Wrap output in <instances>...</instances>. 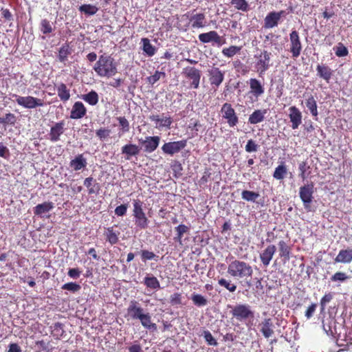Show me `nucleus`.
I'll use <instances>...</instances> for the list:
<instances>
[{
	"mask_svg": "<svg viewBox=\"0 0 352 352\" xmlns=\"http://www.w3.org/2000/svg\"><path fill=\"white\" fill-rule=\"evenodd\" d=\"M117 63L111 56L101 55L94 69L100 77H111L118 72Z\"/></svg>",
	"mask_w": 352,
	"mask_h": 352,
	"instance_id": "obj_1",
	"label": "nucleus"
},
{
	"mask_svg": "<svg viewBox=\"0 0 352 352\" xmlns=\"http://www.w3.org/2000/svg\"><path fill=\"white\" fill-rule=\"evenodd\" d=\"M228 273L234 278L247 279L252 276L253 270L249 263L239 260H234L228 265Z\"/></svg>",
	"mask_w": 352,
	"mask_h": 352,
	"instance_id": "obj_2",
	"label": "nucleus"
},
{
	"mask_svg": "<svg viewBox=\"0 0 352 352\" xmlns=\"http://www.w3.org/2000/svg\"><path fill=\"white\" fill-rule=\"evenodd\" d=\"M143 203L139 199L133 201V215L135 217V224L140 229H146L148 225V219L142 208Z\"/></svg>",
	"mask_w": 352,
	"mask_h": 352,
	"instance_id": "obj_3",
	"label": "nucleus"
},
{
	"mask_svg": "<svg viewBox=\"0 0 352 352\" xmlns=\"http://www.w3.org/2000/svg\"><path fill=\"white\" fill-rule=\"evenodd\" d=\"M12 97L15 98L16 102L23 108L34 109L44 105L43 100L33 96H21L17 94H12Z\"/></svg>",
	"mask_w": 352,
	"mask_h": 352,
	"instance_id": "obj_4",
	"label": "nucleus"
},
{
	"mask_svg": "<svg viewBox=\"0 0 352 352\" xmlns=\"http://www.w3.org/2000/svg\"><path fill=\"white\" fill-rule=\"evenodd\" d=\"M314 184H308L301 186L299 189V196L303 203V206L307 212L312 210L311 204L314 197Z\"/></svg>",
	"mask_w": 352,
	"mask_h": 352,
	"instance_id": "obj_5",
	"label": "nucleus"
},
{
	"mask_svg": "<svg viewBox=\"0 0 352 352\" xmlns=\"http://www.w3.org/2000/svg\"><path fill=\"white\" fill-rule=\"evenodd\" d=\"M221 112L222 113V118L226 120L229 126L234 127L238 124L239 118L231 104L228 102L224 103L221 107Z\"/></svg>",
	"mask_w": 352,
	"mask_h": 352,
	"instance_id": "obj_6",
	"label": "nucleus"
},
{
	"mask_svg": "<svg viewBox=\"0 0 352 352\" xmlns=\"http://www.w3.org/2000/svg\"><path fill=\"white\" fill-rule=\"evenodd\" d=\"M271 56L272 54L270 52L264 50L259 56H255L258 59L256 67L260 76L263 74L270 68L271 65L270 63Z\"/></svg>",
	"mask_w": 352,
	"mask_h": 352,
	"instance_id": "obj_7",
	"label": "nucleus"
},
{
	"mask_svg": "<svg viewBox=\"0 0 352 352\" xmlns=\"http://www.w3.org/2000/svg\"><path fill=\"white\" fill-rule=\"evenodd\" d=\"M185 76L191 80L190 87L197 89L199 87L201 71L194 67H186L183 69Z\"/></svg>",
	"mask_w": 352,
	"mask_h": 352,
	"instance_id": "obj_8",
	"label": "nucleus"
},
{
	"mask_svg": "<svg viewBox=\"0 0 352 352\" xmlns=\"http://www.w3.org/2000/svg\"><path fill=\"white\" fill-rule=\"evenodd\" d=\"M186 144L187 141L186 140L177 142H170L165 143L162 146V150L164 153L173 155L184 148L186 146Z\"/></svg>",
	"mask_w": 352,
	"mask_h": 352,
	"instance_id": "obj_9",
	"label": "nucleus"
},
{
	"mask_svg": "<svg viewBox=\"0 0 352 352\" xmlns=\"http://www.w3.org/2000/svg\"><path fill=\"white\" fill-rule=\"evenodd\" d=\"M290 52L293 58H297L300 56L302 50V43L300 40L298 33L296 30H292L289 34Z\"/></svg>",
	"mask_w": 352,
	"mask_h": 352,
	"instance_id": "obj_10",
	"label": "nucleus"
},
{
	"mask_svg": "<svg viewBox=\"0 0 352 352\" xmlns=\"http://www.w3.org/2000/svg\"><path fill=\"white\" fill-rule=\"evenodd\" d=\"M209 82L211 86L218 88L224 80L225 73L218 67H213L208 70Z\"/></svg>",
	"mask_w": 352,
	"mask_h": 352,
	"instance_id": "obj_11",
	"label": "nucleus"
},
{
	"mask_svg": "<svg viewBox=\"0 0 352 352\" xmlns=\"http://www.w3.org/2000/svg\"><path fill=\"white\" fill-rule=\"evenodd\" d=\"M199 39L204 43L214 42L218 46L225 43V39L220 36L216 31H210L207 33H202L199 35Z\"/></svg>",
	"mask_w": 352,
	"mask_h": 352,
	"instance_id": "obj_12",
	"label": "nucleus"
},
{
	"mask_svg": "<svg viewBox=\"0 0 352 352\" xmlns=\"http://www.w3.org/2000/svg\"><path fill=\"white\" fill-rule=\"evenodd\" d=\"M285 14V11L271 12L265 16L264 19V28L267 29L273 28L278 25L281 16Z\"/></svg>",
	"mask_w": 352,
	"mask_h": 352,
	"instance_id": "obj_13",
	"label": "nucleus"
},
{
	"mask_svg": "<svg viewBox=\"0 0 352 352\" xmlns=\"http://www.w3.org/2000/svg\"><path fill=\"white\" fill-rule=\"evenodd\" d=\"M149 120L155 122L156 128L158 129H161L162 127L170 129L173 122L170 116H165L164 113H162V116L151 115L149 116Z\"/></svg>",
	"mask_w": 352,
	"mask_h": 352,
	"instance_id": "obj_14",
	"label": "nucleus"
},
{
	"mask_svg": "<svg viewBox=\"0 0 352 352\" xmlns=\"http://www.w3.org/2000/svg\"><path fill=\"white\" fill-rule=\"evenodd\" d=\"M289 117L292 123V129H296L302 123V113L295 106H292L289 109Z\"/></svg>",
	"mask_w": 352,
	"mask_h": 352,
	"instance_id": "obj_15",
	"label": "nucleus"
},
{
	"mask_svg": "<svg viewBox=\"0 0 352 352\" xmlns=\"http://www.w3.org/2000/svg\"><path fill=\"white\" fill-rule=\"evenodd\" d=\"M65 131V122L64 121H60L59 122L55 123L50 129V131L49 133V139L53 142H56L60 140V136Z\"/></svg>",
	"mask_w": 352,
	"mask_h": 352,
	"instance_id": "obj_16",
	"label": "nucleus"
},
{
	"mask_svg": "<svg viewBox=\"0 0 352 352\" xmlns=\"http://www.w3.org/2000/svg\"><path fill=\"white\" fill-rule=\"evenodd\" d=\"M160 138L159 136H148L142 142L144 151L147 153L153 152L159 146Z\"/></svg>",
	"mask_w": 352,
	"mask_h": 352,
	"instance_id": "obj_17",
	"label": "nucleus"
},
{
	"mask_svg": "<svg viewBox=\"0 0 352 352\" xmlns=\"http://www.w3.org/2000/svg\"><path fill=\"white\" fill-rule=\"evenodd\" d=\"M250 93L256 98L265 92V88L261 82L256 78H250L249 80Z\"/></svg>",
	"mask_w": 352,
	"mask_h": 352,
	"instance_id": "obj_18",
	"label": "nucleus"
},
{
	"mask_svg": "<svg viewBox=\"0 0 352 352\" xmlns=\"http://www.w3.org/2000/svg\"><path fill=\"white\" fill-rule=\"evenodd\" d=\"M260 331L265 338H269L274 334L273 322L271 318L264 319L259 324Z\"/></svg>",
	"mask_w": 352,
	"mask_h": 352,
	"instance_id": "obj_19",
	"label": "nucleus"
},
{
	"mask_svg": "<svg viewBox=\"0 0 352 352\" xmlns=\"http://www.w3.org/2000/svg\"><path fill=\"white\" fill-rule=\"evenodd\" d=\"M122 153L124 155L126 160H130L131 157L138 155L141 148L136 144H127L122 147Z\"/></svg>",
	"mask_w": 352,
	"mask_h": 352,
	"instance_id": "obj_20",
	"label": "nucleus"
},
{
	"mask_svg": "<svg viewBox=\"0 0 352 352\" xmlns=\"http://www.w3.org/2000/svg\"><path fill=\"white\" fill-rule=\"evenodd\" d=\"M323 329L329 336L338 340L341 338V330L342 327L340 325L338 329L336 325V321L332 320L329 324L323 323Z\"/></svg>",
	"mask_w": 352,
	"mask_h": 352,
	"instance_id": "obj_21",
	"label": "nucleus"
},
{
	"mask_svg": "<svg viewBox=\"0 0 352 352\" xmlns=\"http://www.w3.org/2000/svg\"><path fill=\"white\" fill-rule=\"evenodd\" d=\"M276 246L274 245H268L260 254V258L264 266H268L271 260L276 252Z\"/></svg>",
	"mask_w": 352,
	"mask_h": 352,
	"instance_id": "obj_22",
	"label": "nucleus"
},
{
	"mask_svg": "<svg viewBox=\"0 0 352 352\" xmlns=\"http://www.w3.org/2000/svg\"><path fill=\"white\" fill-rule=\"evenodd\" d=\"M231 312L233 317L239 322H245L254 318V314L250 309H232Z\"/></svg>",
	"mask_w": 352,
	"mask_h": 352,
	"instance_id": "obj_23",
	"label": "nucleus"
},
{
	"mask_svg": "<svg viewBox=\"0 0 352 352\" xmlns=\"http://www.w3.org/2000/svg\"><path fill=\"white\" fill-rule=\"evenodd\" d=\"M87 109L81 102H76L72 107L70 118L72 119H80L85 116Z\"/></svg>",
	"mask_w": 352,
	"mask_h": 352,
	"instance_id": "obj_24",
	"label": "nucleus"
},
{
	"mask_svg": "<svg viewBox=\"0 0 352 352\" xmlns=\"http://www.w3.org/2000/svg\"><path fill=\"white\" fill-rule=\"evenodd\" d=\"M135 311L133 314L134 318L140 319L142 324L147 328L151 329V327H155V324H152L151 321V317L148 314H142V309H134Z\"/></svg>",
	"mask_w": 352,
	"mask_h": 352,
	"instance_id": "obj_25",
	"label": "nucleus"
},
{
	"mask_svg": "<svg viewBox=\"0 0 352 352\" xmlns=\"http://www.w3.org/2000/svg\"><path fill=\"white\" fill-rule=\"evenodd\" d=\"M54 208V205L52 202L45 201L43 204H38L34 208V213L40 217H43V214L49 212Z\"/></svg>",
	"mask_w": 352,
	"mask_h": 352,
	"instance_id": "obj_26",
	"label": "nucleus"
},
{
	"mask_svg": "<svg viewBox=\"0 0 352 352\" xmlns=\"http://www.w3.org/2000/svg\"><path fill=\"white\" fill-rule=\"evenodd\" d=\"M267 113L266 109H256L250 115L248 122L251 124H256L263 122L265 120V116Z\"/></svg>",
	"mask_w": 352,
	"mask_h": 352,
	"instance_id": "obj_27",
	"label": "nucleus"
},
{
	"mask_svg": "<svg viewBox=\"0 0 352 352\" xmlns=\"http://www.w3.org/2000/svg\"><path fill=\"white\" fill-rule=\"evenodd\" d=\"M352 261V249L341 250L335 258L336 263H349Z\"/></svg>",
	"mask_w": 352,
	"mask_h": 352,
	"instance_id": "obj_28",
	"label": "nucleus"
},
{
	"mask_svg": "<svg viewBox=\"0 0 352 352\" xmlns=\"http://www.w3.org/2000/svg\"><path fill=\"white\" fill-rule=\"evenodd\" d=\"M84 185L88 188L89 195L98 194L99 192L100 185L93 177H87L84 180Z\"/></svg>",
	"mask_w": 352,
	"mask_h": 352,
	"instance_id": "obj_29",
	"label": "nucleus"
},
{
	"mask_svg": "<svg viewBox=\"0 0 352 352\" xmlns=\"http://www.w3.org/2000/svg\"><path fill=\"white\" fill-rule=\"evenodd\" d=\"M87 160L82 154L78 155L74 160L70 162V166L74 170H80L87 166Z\"/></svg>",
	"mask_w": 352,
	"mask_h": 352,
	"instance_id": "obj_30",
	"label": "nucleus"
},
{
	"mask_svg": "<svg viewBox=\"0 0 352 352\" xmlns=\"http://www.w3.org/2000/svg\"><path fill=\"white\" fill-rule=\"evenodd\" d=\"M317 70V74L324 80H325L327 82H329V80L331 78L332 76V71L331 69L324 65H318L316 67Z\"/></svg>",
	"mask_w": 352,
	"mask_h": 352,
	"instance_id": "obj_31",
	"label": "nucleus"
},
{
	"mask_svg": "<svg viewBox=\"0 0 352 352\" xmlns=\"http://www.w3.org/2000/svg\"><path fill=\"white\" fill-rule=\"evenodd\" d=\"M193 28H201L205 26V15L203 13L196 14L190 18Z\"/></svg>",
	"mask_w": 352,
	"mask_h": 352,
	"instance_id": "obj_32",
	"label": "nucleus"
},
{
	"mask_svg": "<svg viewBox=\"0 0 352 352\" xmlns=\"http://www.w3.org/2000/svg\"><path fill=\"white\" fill-rule=\"evenodd\" d=\"M119 234L120 232H115L113 229V227L108 228L104 234L106 240L111 245H114L118 243Z\"/></svg>",
	"mask_w": 352,
	"mask_h": 352,
	"instance_id": "obj_33",
	"label": "nucleus"
},
{
	"mask_svg": "<svg viewBox=\"0 0 352 352\" xmlns=\"http://www.w3.org/2000/svg\"><path fill=\"white\" fill-rule=\"evenodd\" d=\"M144 283L147 287L152 289H157L160 287V282L156 277L153 275L148 274L144 280Z\"/></svg>",
	"mask_w": 352,
	"mask_h": 352,
	"instance_id": "obj_34",
	"label": "nucleus"
},
{
	"mask_svg": "<svg viewBox=\"0 0 352 352\" xmlns=\"http://www.w3.org/2000/svg\"><path fill=\"white\" fill-rule=\"evenodd\" d=\"M72 54V50L67 44L63 45L58 51V59L61 63H65L67 57Z\"/></svg>",
	"mask_w": 352,
	"mask_h": 352,
	"instance_id": "obj_35",
	"label": "nucleus"
},
{
	"mask_svg": "<svg viewBox=\"0 0 352 352\" xmlns=\"http://www.w3.org/2000/svg\"><path fill=\"white\" fill-rule=\"evenodd\" d=\"M143 44L142 50L148 56H153L156 52L155 47L151 45L150 40L147 38H142Z\"/></svg>",
	"mask_w": 352,
	"mask_h": 352,
	"instance_id": "obj_36",
	"label": "nucleus"
},
{
	"mask_svg": "<svg viewBox=\"0 0 352 352\" xmlns=\"http://www.w3.org/2000/svg\"><path fill=\"white\" fill-rule=\"evenodd\" d=\"M57 93L62 101H67L70 98L69 90L64 83H61L58 86Z\"/></svg>",
	"mask_w": 352,
	"mask_h": 352,
	"instance_id": "obj_37",
	"label": "nucleus"
},
{
	"mask_svg": "<svg viewBox=\"0 0 352 352\" xmlns=\"http://www.w3.org/2000/svg\"><path fill=\"white\" fill-rule=\"evenodd\" d=\"M82 100L90 105H96L98 102V95L95 91H91L87 94L82 96Z\"/></svg>",
	"mask_w": 352,
	"mask_h": 352,
	"instance_id": "obj_38",
	"label": "nucleus"
},
{
	"mask_svg": "<svg viewBox=\"0 0 352 352\" xmlns=\"http://www.w3.org/2000/svg\"><path fill=\"white\" fill-rule=\"evenodd\" d=\"M278 248L280 252V256L286 259H289L291 249L287 243L283 240L280 241L278 242Z\"/></svg>",
	"mask_w": 352,
	"mask_h": 352,
	"instance_id": "obj_39",
	"label": "nucleus"
},
{
	"mask_svg": "<svg viewBox=\"0 0 352 352\" xmlns=\"http://www.w3.org/2000/svg\"><path fill=\"white\" fill-rule=\"evenodd\" d=\"M259 197V193L254 191L245 190L241 192L242 199L247 201L255 202Z\"/></svg>",
	"mask_w": 352,
	"mask_h": 352,
	"instance_id": "obj_40",
	"label": "nucleus"
},
{
	"mask_svg": "<svg viewBox=\"0 0 352 352\" xmlns=\"http://www.w3.org/2000/svg\"><path fill=\"white\" fill-rule=\"evenodd\" d=\"M242 47L231 45L229 47L223 48L222 54L224 56L228 58H232L236 54L239 53L241 50Z\"/></svg>",
	"mask_w": 352,
	"mask_h": 352,
	"instance_id": "obj_41",
	"label": "nucleus"
},
{
	"mask_svg": "<svg viewBox=\"0 0 352 352\" xmlns=\"http://www.w3.org/2000/svg\"><path fill=\"white\" fill-rule=\"evenodd\" d=\"M78 10L80 12L91 16L95 14L98 12V8L91 4H83L79 7Z\"/></svg>",
	"mask_w": 352,
	"mask_h": 352,
	"instance_id": "obj_42",
	"label": "nucleus"
},
{
	"mask_svg": "<svg viewBox=\"0 0 352 352\" xmlns=\"http://www.w3.org/2000/svg\"><path fill=\"white\" fill-rule=\"evenodd\" d=\"M287 173V168L284 164L278 165L274 170L273 177L278 180L283 179Z\"/></svg>",
	"mask_w": 352,
	"mask_h": 352,
	"instance_id": "obj_43",
	"label": "nucleus"
},
{
	"mask_svg": "<svg viewBox=\"0 0 352 352\" xmlns=\"http://www.w3.org/2000/svg\"><path fill=\"white\" fill-rule=\"evenodd\" d=\"M218 283L221 287H225L227 290L230 292H234L236 289V285L232 283L230 280H226L225 278H220L218 280Z\"/></svg>",
	"mask_w": 352,
	"mask_h": 352,
	"instance_id": "obj_44",
	"label": "nucleus"
},
{
	"mask_svg": "<svg viewBox=\"0 0 352 352\" xmlns=\"http://www.w3.org/2000/svg\"><path fill=\"white\" fill-rule=\"evenodd\" d=\"M185 299L184 296L179 293H174L170 296V302L172 306L182 305L183 301Z\"/></svg>",
	"mask_w": 352,
	"mask_h": 352,
	"instance_id": "obj_45",
	"label": "nucleus"
},
{
	"mask_svg": "<svg viewBox=\"0 0 352 352\" xmlns=\"http://www.w3.org/2000/svg\"><path fill=\"white\" fill-rule=\"evenodd\" d=\"M306 106L310 111L313 116H318L316 101L313 96L309 97L306 101Z\"/></svg>",
	"mask_w": 352,
	"mask_h": 352,
	"instance_id": "obj_46",
	"label": "nucleus"
},
{
	"mask_svg": "<svg viewBox=\"0 0 352 352\" xmlns=\"http://www.w3.org/2000/svg\"><path fill=\"white\" fill-rule=\"evenodd\" d=\"M191 300H192L195 305L197 307H203L207 304V299L201 294H192Z\"/></svg>",
	"mask_w": 352,
	"mask_h": 352,
	"instance_id": "obj_47",
	"label": "nucleus"
},
{
	"mask_svg": "<svg viewBox=\"0 0 352 352\" xmlns=\"http://www.w3.org/2000/svg\"><path fill=\"white\" fill-rule=\"evenodd\" d=\"M231 3L237 10L247 12L249 10V5L245 0H232Z\"/></svg>",
	"mask_w": 352,
	"mask_h": 352,
	"instance_id": "obj_48",
	"label": "nucleus"
},
{
	"mask_svg": "<svg viewBox=\"0 0 352 352\" xmlns=\"http://www.w3.org/2000/svg\"><path fill=\"white\" fill-rule=\"evenodd\" d=\"M175 230L177 232V236L174 238L175 241H179L182 243V238L184 233H186L189 228L188 226L184 224H180L177 227L175 228Z\"/></svg>",
	"mask_w": 352,
	"mask_h": 352,
	"instance_id": "obj_49",
	"label": "nucleus"
},
{
	"mask_svg": "<svg viewBox=\"0 0 352 352\" xmlns=\"http://www.w3.org/2000/svg\"><path fill=\"white\" fill-rule=\"evenodd\" d=\"M61 289L63 290H67L70 292L76 293V292H78L81 289V286L76 283L70 282V283L64 284L61 287Z\"/></svg>",
	"mask_w": 352,
	"mask_h": 352,
	"instance_id": "obj_50",
	"label": "nucleus"
},
{
	"mask_svg": "<svg viewBox=\"0 0 352 352\" xmlns=\"http://www.w3.org/2000/svg\"><path fill=\"white\" fill-rule=\"evenodd\" d=\"M166 76V74L163 72L155 71L153 75L150 76L146 78V82L152 85H153L156 82H157L162 77L164 78Z\"/></svg>",
	"mask_w": 352,
	"mask_h": 352,
	"instance_id": "obj_51",
	"label": "nucleus"
},
{
	"mask_svg": "<svg viewBox=\"0 0 352 352\" xmlns=\"http://www.w3.org/2000/svg\"><path fill=\"white\" fill-rule=\"evenodd\" d=\"M335 54L338 57H344L348 55L349 51L347 48L341 43L333 48Z\"/></svg>",
	"mask_w": 352,
	"mask_h": 352,
	"instance_id": "obj_52",
	"label": "nucleus"
},
{
	"mask_svg": "<svg viewBox=\"0 0 352 352\" xmlns=\"http://www.w3.org/2000/svg\"><path fill=\"white\" fill-rule=\"evenodd\" d=\"M140 254H141L142 260L144 262H146L148 260L157 261L158 256H157L155 254H154L152 252L144 250L140 252Z\"/></svg>",
	"mask_w": 352,
	"mask_h": 352,
	"instance_id": "obj_53",
	"label": "nucleus"
},
{
	"mask_svg": "<svg viewBox=\"0 0 352 352\" xmlns=\"http://www.w3.org/2000/svg\"><path fill=\"white\" fill-rule=\"evenodd\" d=\"M41 31L43 34H49L53 31L51 23L47 19H43L41 22Z\"/></svg>",
	"mask_w": 352,
	"mask_h": 352,
	"instance_id": "obj_54",
	"label": "nucleus"
},
{
	"mask_svg": "<svg viewBox=\"0 0 352 352\" xmlns=\"http://www.w3.org/2000/svg\"><path fill=\"white\" fill-rule=\"evenodd\" d=\"M259 148V145L254 140H249L245 145V150L248 153L256 152Z\"/></svg>",
	"mask_w": 352,
	"mask_h": 352,
	"instance_id": "obj_55",
	"label": "nucleus"
},
{
	"mask_svg": "<svg viewBox=\"0 0 352 352\" xmlns=\"http://www.w3.org/2000/svg\"><path fill=\"white\" fill-rule=\"evenodd\" d=\"M203 335L205 338V340L209 345L217 346L218 344L217 340L214 339V338L212 336V333L209 331H204Z\"/></svg>",
	"mask_w": 352,
	"mask_h": 352,
	"instance_id": "obj_56",
	"label": "nucleus"
},
{
	"mask_svg": "<svg viewBox=\"0 0 352 352\" xmlns=\"http://www.w3.org/2000/svg\"><path fill=\"white\" fill-rule=\"evenodd\" d=\"M96 134L100 140H104L107 138L109 137L111 134V130L106 128H100L96 131Z\"/></svg>",
	"mask_w": 352,
	"mask_h": 352,
	"instance_id": "obj_57",
	"label": "nucleus"
},
{
	"mask_svg": "<svg viewBox=\"0 0 352 352\" xmlns=\"http://www.w3.org/2000/svg\"><path fill=\"white\" fill-rule=\"evenodd\" d=\"M117 119L119 121L120 126H122V132H128L130 129L129 122L125 117H118Z\"/></svg>",
	"mask_w": 352,
	"mask_h": 352,
	"instance_id": "obj_58",
	"label": "nucleus"
},
{
	"mask_svg": "<svg viewBox=\"0 0 352 352\" xmlns=\"http://www.w3.org/2000/svg\"><path fill=\"white\" fill-rule=\"evenodd\" d=\"M348 278L347 275L344 272H336L333 276H331V280L332 281H344Z\"/></svg>",
	"mask_w": 352,
	"mask_h": 352,
	"instance_id": "obj_59",
	"label": "nucleus"
},
{
	"mask_svg": "<svg viewBox=\"0 0 352 352\" xmlns=\"http://www.w3.org/2000/svg\"><path fill=\"white\" fill-rule=\"evenodd\" d=\"M67 274L70 278L77 279L80 277L81 271L78 268H70L68 270Z\"/></svg>",
	"mask_w": 352,
	"mask_h": 352,
	"instance_id": "obj_60",
	"label": "nucleus"
},
{
	"mask_svg": "<svg viewBox=\"0 0 352 352\" xmlns=\"http://www.w3.org/2000/svg\"><path fill=\"white\" fill-rule=\"evenodd\" d=\"M5 124L14 125L16 121V118L14 114L8 113L4 117Z\"/></svg>",
	"mask_w": 352,
	"mask_h": 352,
	"instance_id": "obj_61",
	"label": "nucleus"
},
{
	"mask_svg": "<svg viewBox=\"0 0 352 352\" xmlns=\"http://www.w3.org/2000/svg\"><path fill=\"white\" fill-rule=\"evenodd\" d=\"M127 211V206L126 204H122L119 206H117L115 209V214L118 216L122 217L124 216Z\"/></svg>",
	"mask_w": 352,
	"mask_h": 352,
	"instance_id": "obj_62",
	"label": "nucleus"
},
{
	"mask_svg": "<svg viewBox=\"0 0 352 352\" xmlns=\"http://www.w3.org/2000/svg\"><path fill=\"white\" fill-rule=\"evenodd\" d=\"M10 155L8 148L2 143H0V157L7 159Z\"/></svg>",
	"mask_w": 352,
	"mask_h": 352,
	"instance_id": "obj_63",
	"label": "nucleus"
},
{
	"mask_svg": "<svg viewBox=\"0 0 352 352\" xmlns=\"http://www.w3.org/2000/svg\"><path fill=\"white\" fill-rule=\"evenodd\" d=\"M128 352H143L142 346L140 344L134 343L127 348Z\"/></svg>",
	"mask_w": 352,
	"mask_h": 352,
	"instance_id": "obj_64",
	"label": "nucleus"
}]
</instances>
